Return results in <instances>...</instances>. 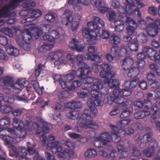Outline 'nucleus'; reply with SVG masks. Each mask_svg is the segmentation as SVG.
Returning a JSON list of instances; mask_svg holds the SVG:
<instances>
[{"mask_svg":"<svg viewBox=\"0 0 160 160\" xmlns=\"http://www.w3.org/2000/svg\"><path fill=\"white\" fill-rule=\"evenodd\" d=\"M0 106V111L2 113H8L12 111V107L10 106L1 105Z\"/></svg>","mask_w":160,"mask_h":160,"instance_id":"nucleus-49","label":"nucleus"},{"mask_svg":"<svg viewBox=\"0 0 160 160\" xmlns=\"http://www.w3.org/2000/svg\"><path fill=\"white\" fill-rule=\"evenodd\" d=\"M32 125L33 129L36 130L37 134H39L41 133V132L39 131L41 130V127L37 122H32Z\"/></svg>","mask_w":160,"mask_h":160,"instance_id":"nucleus-63","label":"nucleus"},{"mask_svg":"<svg viewBox=\"0 0 160 160\" xmlns=\"http://www.w3.org/2000/svg\"><path fill=\"white\" fill-rule=\"evenodd\" d=\"M133 59L130 57H126L123 61L122 64V69L126 71L129 69L133 65Z\"/></svg>","mask_w":160,"mask_h":160,"instance_id":"nucleus-31","label":"nucleus"},{"mask_svg":"<svg viewBox=\"0 0 160 160\" xmlns=\"http://www.w3.org/2000/svg\"><path fill=\"white\" fill-rule=\"evenodd\" d=\"M97 152L96 150L92 148H90L87 150L85 152V157L88 158H94L97 155Z\"/></svg>","mask_w":160,"mask_h":160,"instance_id":"nucleus-44","label":"nucleus"},{"mask_svg":"<svg viewBox=\"0 0 160 160\" xmlns=\"http://www.w3.org/2000/svg\"><path fill=\"white\" fill-rule=\"evenodd\" d=\"M119 11L121 12V13L119 14L118 17L119 19L115 20L114 22L115 25V31L117 32H121L123 30L124 27V23H125V22H123L122 20L121 17H120V16L124 13H123L120 11Z\"/></svg>","mask_w":160,"mask_h":160,"instance_id":"nucleus-23","label":"nucleus"},{"mask_svg":"<svg viewBox=\"0 0 160 160\" xmlns=\"http://www.w3.org/2000/svg\"><path fill=\"white\" fill-rule=\"evenodd\" d=\"M102 87V82L101 80H98L95 82L92 85L91 89H90V92L92 97L93 98H97L99 96L100 92L99 90Z\"/></svg>","mask_w":160,"mask_h":160,"instance_id":"nucleus-16","label":"nucleus"},{"mask_svg":"<svg viewBox=\"0 0 160 160\" xmlns=\"http://www.w3.org/2000/svg\"><path fill=\"white\" fill-rule=\"evenodd\" d=\"M29 85V82L25 78L19 79L16 82L11 85L16 93L20 92L22 90L23 87H26Z\"/></svg>","mask_w":160,"mask_h":160,"instance_id":"nucleus-12","label":"nucleus"},{"mask_svg":"<svg viewBox=\"0 0 160 160\" xmlns=\"http://www.w3.org/2000/svg\"><path fill=\"white\" fill-rule=\"evenodd\" d=\"M92 70L97 73L99 72V69L102 68V70L100 72V76L101 77L105 78L104 82L108 84V87L110 88L115 87V88L120 84L118 80L116 79H112L115 76V74H112L110 70L111 69V66L106 62L103 63L101 65L97 64L93 65Z\"/></svg>","mask_w":160,"mask_h":160,"instance_id":"nucleus-1","label":"nucleus"},{"mask_svg":"<svg viewBox=\"0 0 160 160\" xmlns=\"http://www.w3.org/2000/svg\"><path fill=\"white\" fill-rule=\"evenodd\" d=\"M90 91V89L89 88H82L81 89L80 92H77L78 96L80 98H83L88 96V94L89 93Z\"/></svg>","mask_w":160,"mask_h":160,"instance_id":"nucleus-34","label":"nucleus"},{"mask_svg":"<svg viewBox=\"0 0 160 160\" xmlns=\"http://www.w3.org/2000/svg\"><path fill=\"white\" fill-rule=\"evenodd\" d=\"M12 125L14 127L19 130L21 133L20 137L24 138L26 135L27 131L24 128V125L23 122L17 118H13Z\"/></svg>","mask_w":160,"mask_h":160,"instance_id":"nucleus-10","label":"nucleus"},{"mask_svg":"<svg viewBox=\"0 0 160 160\" xmlns=\"http://www.w3.org/2000/svg\"><path fill=\"white\" fill-rule=\"evenodd\" d=\"M82 82L79 80L74 81L72 82L71 86L68 87V89L72 91L76 90L78 87L82 85Z\"/></svg>","mask_w":160,"mask_h":160,"instance_id":"nucleus-45","label":"nucleus"},{"mask_svg":"<svg viewBox=\"0 0 160 160\" xmlns=\"http://www.w3.org/2000/svg\"><path fill=\"white\" fill-rule=\"evenodd\" d=\"M73 13L72 11L69 9H66L64 11L61 17V22L63 24L67 26L71 23L70 18L72 17Z\"/></svg>","mask_w":160,"mask_h":160,"instance_id":"nucleus-21","label":"nucleus"},{"mask_svg":"<svg viewBox=\"0 0 160 160\" xmlns=\"http://www.w3.org/2000/svg\"><path fill=\"white\" fill-rule=\"evenodd\" d=\"M32 30V29H25L22 32H21L20 36L22 38L23 41L29 42L31 41L32 38L31 33Z\"/></svg>","mask_w":160,"mask_h":160,"instance_id":"nucleus-29","label":"nucleus"},{"mask_svg":"<svg viewBox=\"0 0 160 160\" xmlns=\"http://www.w3.org/2000/svg\"><path fill=\"white\" fill-rule=\"evenodd\" d=\"M97 139L101 140L103 142V145H106L108 142L111 141V136L109 132H105L102 133L99 136L97 137Z\"/></svg>","mask_w":160,"mask_h":160,"instance_id":"nucleus-27","label":"nucleus"},{"mask_svg":"<svg viewBox=\"0 0 160 160\" xmlns=\"http://www.w3.org/2000/svg\"><path fill=\"white\" fill-rule=\"evenodd\" d=\"M109 127L112 129V130L111 131V134L117 133L120 134L122 133V129H119L117 126L112 124H110Z\"/></svg>","mask_w":160,"mask_h":160,"instance_id":"nucleus-51","label":"nucleus"},{"mask_svg":"<svg viewBox=\"0 0 160 160\" xmlns=\"http://www.w3.org/2000/svg\"><path fill=\"white\" fill-rule=\"evenodd\" d=\"M5 142L6 145H10L11 141L12 140V138L9 135H6L5 134H2L0 137Z\"/></svg>","mask_w":160,"mask_h":160,"instance_id":"nucleus-54","label":"nucleus"},{"mask_svg":"<svg viewBox=\"0 0 160 160\" xmlns=\"http://www.w3.org/2000/svg\"><path fill=\"white\" fill-rule=\"evenodd\" d=\"M9 8L8 5H5L0 10V17L4 18L8 17L9 12Z\"/></svg>","mask_w":160,"mask_h":160,"instance_id":"nucleus-46","label":"nucleus"},{"mask_svg":"<svg viewBox=\"0 0 160 160\" xmlns=\"http://www.w3.org/2000/svg\"><path fill=\"white\" fill-rule=\"evenodd\" d=\"M126 142H124L123 144H119L117 145V148L118 151L123 156H127L128 153L127 149L126 147L130 146V142L129 141H126Z\"/></svg>","mask_w":160,"mask_h":160,"instance_id":"nucleus-22","label":"nucleus"},{"mask_svg":"<svg viewBox=\"0 0 160 160\" xmlns=\"http://www.w3.org/2000/svg\"><path fill=\"white\" fill-rule=\"evenodd\" d=\"M121 17L122 20L125 22V23L128 26L126 28V31L129 35H131L134 33L136 29L137 25L133 19L128 17L125 14L120 16Z\"/></svg>","mask_w":160,"mask_h":160,"instance_id":"nucleus-5","label":"nucleus"},{"mask_svg":"<svg viewBox=\"0 0 160 160\" xmlns=\"http://www.w3.org/2000/svg\"><path fill=\"white\" fill-rule=\"evenodd\" d=\"M47 42V43H45L38 48V50L39 52H43L46 51H49L52 48L53 46L52 43H50L48 41Z\"/></svg>","mask_w":160,"mask_h":160,"instance_id":"nucleus-41","label":"nucleus"},{"mask_svg":"<svg viewBox=\"0 0 160 160\" xmlns=\"http://www.w3.org/2000/svg\"><path fill=\"white\" fill-rule=\"evenodd\" d=\"M147 78L148 81L149 83H151V82H153L156 80V75L152 72L148 73L147 76Z\"/></svg>","mask_w":160,"mask_h":160,"instance_id":"nucleus-61","label":"nucleus"},{"mask_svg":"<svg viewBox=\"0 0 160 160\" xmlns=\"http://www.w3.org/2000/svg\"><path fill=\"white\" fill-rule=\"evenodd\" d=\"M148 35L151 37H154L158 33V29L155 27L153 23L149 24L146 29Z\"/></svg>","mask_w":160,"mask_h":160,"instance_id":"nucleus-25","label":"nucleus"},{"mask_svg":"<svg viewBox=\"0 0 160 160\" xmlns=\"http://www.w3.org/2000/svg\"><path fill=\"white\" fill-rule=\"evenodd\" d=\"M49 35H44L43 36V39L46 42H49L52 43L54 41V39L58 38L59 37V34L56 30H52L49 33Z\"/></svg>","mask_w":160,"mask_h":160,"instance_id":"nucleus-19","label":"nucleus"},{"mask_svg":"<svg viewBox=\"0 0 160 160\" xmlns=\"http://www.w3.org/2000/svg\"><path fill=\"white\" fill-rule=\"evenodd\" d=\"M91 72V71L90 70L89 72L87 74L86 72H84L82 78L80 77V74L78 76L79 78L82 79H83V82L85 83V87L86 88H89V89H90L92 88V86L91 85V83L93 81V78L91 77H86L87 75Z\"/></svg>","mask_w":160,"mask_h":160,"instance_id":"nucleus-26","label":"nucleus"},{"mask_svg":"<svg viewBox=\"0 0 160 160\" xmlns=\"http://www.w3.org/2000/svg\"><path fill=\"white\" fill-rule=\"evenodd\" d=\"M140 72L139 68L136 67H132L129 70L128 76L131 78H134L137 77Z\"/></svg>","mask_w":160,"mask_h":160,"instance_id":"nucleus-35","label":"nucleus"},{"mask_svg":"<svg viewBox=\"0 0 160 160\" xmlns=\"http://www.w3.org/2000/svg\"><path fill=\"white\" fill-rule=\"evenodd\" d=\"M93 144L95 147L98 148H102L104 146L101 140L97 139V137L95 138L94 141L93 142Z\"/></svg>","mask_w":160,"mask_h":160,"instance_id":"nucleus-56","label":"nucleus"},{"mask_svg":"<svg viewBox=\"0 0 160 160\" xmlns=\"http://www.w3.org/2000/svg\"><path fill=\"white\" fill-rule=\"evenodd\" d=\"M131 89L124 88L121 91L119 87L114 88L112 93H110L108 97V102H114L119 104H123L122 106L128 105L125 104L124 97H128L131 95Z\"/></svg>","mask_w":160,"mask_h":160,"instance_id":"nucleus-3","label":"nucleus"},{"mask_svg":"<svg viewBox=\"0 0 160 160\" xmlns=\"http://www.w3.org/2000/svg\"><path fill=\"white\" fill-rule=\"evenodd\" d=\"M130 152L132 154L131 156H134L135 158H139V157L141 155V153L136 147H131Z\"/></svg>","mask_w":160,"mask_h":160,"instance_id":"nucleus-47","label":"nucleus"},{"mask_svg":"<svg viewBox=\"0 0 160 160\" xmlns=\"http://www.w3.org/2000/svg\"><path fill=\"white\" fill-rule=\"evenodd\" d=\"M157 101L154 106L152 105V107L150 109L152 111H155V112H159L160 110V98H156Z\"/></svg>","mask_w":160,"mask_h":160,"instance_id":"nucleus-53","label":"nucleus"},{"mask_svg":"<svg viewBox=\"0 0 160 160\" xmlns=\"http://www.w3.org/2000/svg\"><path fill=\"white\" fill-rule=\"evenodd\" d=\"M142 51L152 60L157 63L160 61V55L157 51L149 46H145L142 48Z\"/></svg>","mask_w":160,"mask_h":160,"instance_id":"nucleus-6","label":"nucleus"},{"mask_svg":"<svg viewBox=\"0 0 160 160\" xmlns=\"http://www.w3.org/2000/svg\"><path fill=\"white\" fill-rule=\"evenodd\" d=\"M16 40L18 44L22 48L26 51L29 49L30 45L29 43L30 42H25L18 38H17Z\"/></svg>","mask_w":160,"mask_h":160,"instance_id":"nucleus-37","label":"nucleus"},{"mask_svg":"<svg viewBox=\"0 0 160 160\" xmlns=\"http://www.w3.org/2000/svg\"><path fill=\"white\" fill-rule=\"evenodd\" d=\"M31 143L30 142H27V148L22 147L20 149L22 154L18 156L19 160H29V158L27 156L29 155H32L35 153L36 150L33 149V148L29 146Z\"/></svg>","mask_w":160,"mask_h":160,"instance_id":"nucleus-8","label":"nucleus"},{"mask_svg":"<svg viewBox=\"0 0 160 160\" xmlns=\"http://www.w3.org/2000/svg\"><path fill=\"white\" fill-rule=\"evenodd\" d=\"M83 56L82 55L79 54L76 57V61L77 62L76 65H75V68L76 66H78L79 68V70H80V77L82 78L84 72H86L88 74L90 72V69L89 66L83 62Z\"/></svg>","mask_w":160,"mask_h":160,"instance_id":"nucleus-7","label":"nucleus"},{"mask_svg":"<svg viewBox=\"0 0 160 160\" xmlns=\"http://www.w3.org/2000/svg\"><path fill=\"white\" fill-rule=\"evenodd\" d=\"M107 16L110 21L114 20L116 17V13L113 11H109L107 14Z\"/></svg>","mask_w":160,"mask_h":160,"instance_id":"nucleus-59","label":"nucleus"},{"mask_svg":"<svg viewBox=\"0 0 160 160\" xmlns=\"http://www.w3.org/2000/svg\"><path fill=\"white\" fill-rule=\"evenodd\" d=\"M67 116L68 118L72 119V120L77 119L78 121V118L80 116H81L79 112L75 110H73L69 111L67 114Z\"/></svg>","mask_w":160,"mask_h":160,"instance_id":"nucleus-36","label":"nucleus"},{"mask_svg":"<svg viewBox=\"0 0 160 160\" xmlns=\"http://www.w3.org/2000/svg\"><path fill=\"white\" fill-rule=\"evenodd\" d=\"M45 18L47 21L50 22H53L55 19V17L54 14L52 13H48L46 14Z\"/></svg>","mask_w":160,"mask_h":160,"instance_id":"nucleus-60","label":"nucleus"},{"mask_svg":"<svg viewBox=\"0 0 160 160\" xmlns=\"http://www.w3.org/2000/svg\"><path fill=\"white\" fill-rule=\"evenodd\" d=\"M1 32L10 37H12L13 36V34L12 30L8 28H2L1 30Z\"/></svg>","mask_w":160,"mask_h":160,"instance_id":"nucleus-55","label":"nucleus"},{"mask_svg":"<svg viewBox=\"0 0 160 160\" xmlns=\"http://www.w3.org/2000/svg\"><path fill=\"white\" fill-rule=\"evenodd\" d=\"M79 20L75 21L74 20V18H72V20L71 23V28L73 31H75L78 27L79 25Z\"/></svg>","mask_w":160,"mask_h":160,"instance_id":"nucleus-57","label":"nucleus"},{"mask_svg":"<svg viewBox=\"0 0 160 160\" xmlns=\"http://www.w3.org/2000/svg\"><path fill=\"white\" fill-rule=\"evenodd\" d=\"M39 121L43 123L42 128L39 131L41 132V133L46 134L49 132L50 128H49V124L46 122H45L41 118H40Z\"/></svg>","mask_w":160,"mask_h":160,"instance_id":"nucleus-39","label":"nucleus"},{"mask_svg":"<svg viewBox=\"0 0 160 160\" xmlns=\"http://www.w3.org/2000/svg\"><path fill=\"white\" fill-rule=\"evenodd\" d=\"M127 45L131 51H136L138 50L139 45L138 41L136 37H135L131 42H128Z\"/></svg>","mask_w":160,"mask_h":160,"instance_id":"nucleus-32","label":"nucleus"},{"mask_svg":"<svg viewBox=\"0 0 160 160\" xmlns=\"http://www.w3.org/2000/svg\"><path fill=\"white\" fill-rule=\"evenodd\" d=\"M10 124V119L8 117H3L0 120V126L6 128Z\"/></svg>","mask_w":160,"mask_h":160,"instance_id":"nucleus-40","label":"nucleus"},{"mask_svg":"<svg viewBox=\"0 0 160 160\" xmlns=\"http://www.w3.org/2000/svg\"><path fill=\"white\" fill-rule=\"evenodd\" d=\"M47 149L50 150L53 154L59 152L58 154V157L63 158H67L68 160L73 155L74 153L73 150L68 149H65L61 152L62 149V147L59 145V142L57 141L48 143L47 145Z\"/></svg>","mask_w":160,"mask_h":160,"instance_id":"nucleus-4","label":"nucleus"},{"mask_svg":"<svg viewBox=\"0 0 160 160\" xmlns=\"http://www.w3.org/2000/svg\"><path fill=\"white\" fill-rule=\"evenodd\" d=\"M158 143L156 140H152L150 142V146L143 151V154L148 157L153 156L155 149L158 147Z\"/></svg>","mask_w":160,"mask_h":160,"instance_id":"nucleus-17","label":"nucleus"},{"mask_svg":"<svg viewBox=\"0 0 160 160\" xmlns=\"http://www.w3.org/2000/svg\"><path fill=\"white\" fill-rule=\"evenodd\" d=\"M6 50L9 54L15 56H18L19 52L18 49L12 46H9Z\"/></svg>","mask_w":160,"mask_h":160,"instance_id":"nucleus-43","label":"nucleus"},{"mask_svg":"<svg viewBox=\"0 0 160 160\" xmlns=\"http://www.w3.org/2000/svg\"><path fill=\"white\" fill-rule=\"evenodd\" d=\"M58 97L60 102L66 100L69 96V94L67 91H63L58 93Z\"/></svg>","mask_w":160,"mask_h":160,"instance_id":"nucleus-42","label":"nucleus"},{"mask_svg":"<svg viewBox=\"0 0 160 160\" xmlns=\"http://www.w3.org/2000/svg\"><path fill=\"white\" fill-rule=\"evenodd\" d=\"M147 100H143L142 101H137L134 103V105L139 108H144L146 109H150L151 103L150 102H148Z\"/></svg>","mask_w":160,"mask_h":160,"instance_id":"nucleus-28","label":"nucleus"},{"mask_svg":"<svg viewBox=\"0 0 160 160\" xmlns=\"http://www.w3.org/2000/svg\"><path fill=\"white\" fill-rule=\"evenodd\" d=\"M30 11L31 12V13L29 15V16L23 19L21 21V23H30L41 16L42 13V12L38 9H32Z\"/></svg>","mask_w":160,"mask_h":160,"instance_id":"nucleus-13","label":"nucleus"},{"mask_svg":"<svg viewBox=\"0 0 160 160\" xmlns=\"http://www.w3.org/2000/svg\"><path fill=\"white\" fill-rule=\"evenodd\" d=\"M32 9L22 10L20 12L19 14L21 16L24 17V18H25L29 16V15L31 13V12L30 11Z\"/></svg>","mask_w":160,"mask_h":160,"instance_id":"nucleus-64","label":"nucleus"},{"mask_svg":"<svg viewBox=\"0 0 160 160\" xmlns=\"http://www.w3.org/2000/svg\"><path fill=\"white\" fill-rule=\"evenodd\" d=\"M147 20L150 23H153L154 25L157 27V29H160V19H156L155 22H153L154 21L153 19L150 17H147Z\"/></svg>","mask_w":160,"mask_h":160,"instance_id":"nucleus-52","label":"nucleus"},{"mask_svg":"<svg viewBox=\"0 0 160 160\" xmlns=\"http://www.w3.org/2000/svg\"><path fill=\"white\" fill-rule=\"evenodd\" d=\"M93 21H90L87 23L88 26L91 28H85L82 31V35L85 38H90L92 40H99L101 38V34L99 32L101 28L99 24L103 27L104 26L103 20L98 17L94 16L92 18Z\"/></svg>","mask_w":160,"mask_h":160,"instance_id":"nucleus-2","label":"nucleus"},{"mask_svg":"<svg viewBox=\"0 0 160 160\" xmlns=\"http://www.w3.org/2000/svg\"><path fill=\"white\" fill-rule=\"evenodd\" d=\"M88 53L85 55L87 59L100 63L102 61V58L99 56L94 54L96 52L95 47L92 46H90L88 48Z\"/></svg>","mask_w":160,"mask_h":160,"instance_id":"nucleus-15","label":"nucleus"},{"mask_svg":"<svg viewBox=\"0 0 160 160\" xmlns=\"http://www.w3.org/2000/svg\"><path fill=\"white\" fill-rule=\"evenodd\" d=\"M137 25L141 29H146L148 26L146 21L142 19H140L138 20Z\"/></svg>","mask_w":160,"mask_h":160,"instance_id":"nucleus-50","label":"nucleus"},{"mask_svg":"<svg viewBox=\"0 0 160 160\" xmlns=\"http://www.w3.org/2000/svg\"><path fill=\"white\" fill-rule=\"evenodd\" d=\"M152 135V133L150 132L143 136L141 139V143L140 144L141 148H144L146 146L147 142L151 141Z\"/></svg>","mask_w":160,"mask_h":160,"instance_id":"nucleus-30","label":"nucleus"},{"mask_svg":"<svg viewBox=\"0 0 160 160\" xmlns=\"http://www.w3.org/2000/svg\"><path fill=\"white\" fill-rule=\"evenodd\" d=\"M132 2L133 4L132 5H131L129 3L126 4L125 7L123 8V11H122V12L123 13H125L126 15V14L127 13L129 15H132L133 16L136 15L138 17L141 18V14L139 8H136L133 11L132 7L134 6V3L133 1Z\"/></svg>","mask_w":160,"mask_h":160,"instance_id":"nucleus-11","label":"nucleus"},{"mask_svg":"<svg viewBox=\"0 0 160 160\" xmlns=\"http://www.w3.org/2000/svg\"><path fill=\"white\" fill-rule=\"evenodd\" d=\"M134 132V130L133 128H126L125 130L122 129V133L125 135H130L133 133Z\"/></svg>","mask_w":160,"mask_h":160,"instance_id":"nucleus-62","label":"nucleus"},{"mask_svg":"<svg viewBox=\"0 0 160 160\" xmlns=\"http://www.w3.org/2000/svg\"><path fill=\"white\" fill-rule=\"evenodd\" d=\"M69 47L72 49L75 50L78 52L83 51L84 47L82 46L80 42L73 38L72 41L69 44Z\"/></svg>","mask_w":160,"mask_h":160,"instance_id":"nucleus-24","label":"nucleus"},{"mask_svg":"<svg viewBox=\"0 0 160 160\" xmlns=\"http://www.w3.org/2000/svg\"><path fill=\"white\" fill-rule=\"evenodd\" d=\"M88 107L93 114L96 115L98 112V110L96 107L102 106L103 102L99 100H95L92 101H88Z\"/></svg>","mask_w":160,"mask_h":160,"instance_id":"nucleus-20","label":"nucleus"},{"mask_svg":"<svg viewBox=\"0 0 160 160\" xmlns=\"http://www.w3.org/2000/svg\"><path fill=\"white\" fill-rule=\"evenodd\" d=\"M150 112L148 110H144L140 111L134 113V116L135 118L138 119L148 116L150 114Z\"/></svg>","mask_w":160,"mask_h":160,"instance_id":"nucleus-33","label":"nucleus"},{"mask_svg":"<svg viewBox=\"0 0 160 160\" xmlns=\"http://www.w3.org/2000/svg\"><path fill=\"white\" fill-rule=\"evenodd\" d=\"M67 59L70 61L72 63V68H75V65L77 64V62L76 61V58L75 56L69 53L67 55L66 57Z\"/></svg>","mask_w":160,"mask_h":160,"instance_id":"nucleus-48","label":"nucleus"},{"mask_svg":"<svg viewBox=\"0 0 160 160\" xmlns=\"http://www.w3.org/2000/svg\"><path fill=\"white\" fill-rule=\"evenodd\" d=\"M79 71V69H78V71L72 70L71 73L66 75L64 77L65 81L67 82H71L75 78L77 72Z\"/></svg>","mask_w":160,"mask_h":160,"instance_id":"nucleus-38","label":"nucleus"},{"mask_svg":"<svg viewBox=\"0 0 160 160\" xmlns=\"http://www.w3.org/2000/svg\"><path fill=\"white\" fill-rule=\"evenodd\" d=\"M120 41L119 38L115 34L112 35L110 38V42L113 44L111 49V52L115 56L118 54L119 52L118 47L116 45L120 42Z\"/></svg>","mask_w":160,"mask_h":160,"instance_id":"nucleus-14","label":"nucleus"},{"mask_svg":"<svg viewBox=\"0 0 160 160\" xmlns=\"http://www.w3.org/2000/svg\"><path fill=\"white\" fill-rule=\"evenodd\" d=\"M79 125V126H76L74 128V130L75 132L80 133L83 130V128H91L94 129H97L98 128V125H97L96 124L94 123H82L80 124H78Z\"/></svg>","mask_w":160,"mask_h":160,"instance_id":"nucleus-18","label":"nucleus"},{"mask_svg":"<svg viewBox=\"0 0 160 160\" xmlns=\"http://www.w3.org/2000/svg\"><path fill=\"white\" fill-rule=\"evenodd\" d=\"M131 121L130 119H125L121 120L118 122V124L122 127H124L128 125Z\"/></svg>","mask_w":160,"mask_h":160,"instance_id":"nucleus-58","label":"nucleus"},{"mask_svg":"<svg viewBox=\"0 0 160 160\" xmlns=\"http://www.w3.org/2000/svg\"><path fill=\"white\" fill-rule=\"evenodd\" d=\"M91 112L89 110H85L84 112L81 114L78 118V120L77 122L78 124L82 123H94L98 125L97 123L93 121V118L90 115Z\"/></svg>","mask_w":160,"mask_h":160,"instance_id":"nucleus-9","label":"nucleus"}]
</instances>
